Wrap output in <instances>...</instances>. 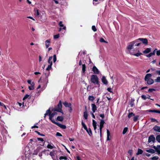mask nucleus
Segmentation results:
<instances>
[{
  "instance_id": "23",
  "label": "nucleus",
  "mask_w": 160,
  "mask_h": 160,
  "mask_svg": "<svg viewBox=\"0 0 160 160\" xmlns=\"http://www.w3.org/2000/svg\"><path fill=\"white\" fill-rule=\"evenodd\" d=\"M146 151L148 152H149L152 154L155 153V150L152 149H151L149 150H146Z\"/></svg>"
},
{
  "instance_id": "58",
  "label": "nucleus",
  "mask_w": 160,
  "mask_h": 160,
  "mask_svg": "<svg viewBox=\"0 0 160 160\" xmlns=\"http://www.w3.org/2000/svg\"><path fill=\"white\" fill-rule=\"evenodd\" d=\"M49 119L50 120H51L52 119V118L54 117V116L51 113L49 115Z\"/></svg>"
},
{
  "instance_id": "12",
  "label": "nucleus",
  "mask_w": 160,
  "mask_h": 160,
  "mask_svg": "<svg viewBox=\"0 0 160 160\" xmlns=\"http://www.w3.org/2000/svg\"><path fill=\"white\" fill-rule=\"evenodd\" d=\"M153 129L155 131L160 132V127L158 126H155L153 128Z\"/></svg>"
},
{
  "instance_id": "10",
  "label": "nucleus",
  "mask_w": 160,
  "mask_h": 160,
  "mask_svg": "<svg viewBox=\"0 0 160 160\" xmlns=\"http://www.w3.org/2000/svg\"><path fill=\"white\" fill-rule=\"evenodd\" d=\"M92 110L93 113L95 112L97 110V107L95 104L92 103L91 104Z\"/></svg>"
},
{
  "instance_id": "50",
  "label": "nucleus",
  "mask_w": 160,
  "mask_h": 160,
  "mask_svg": "<svg viewBox=\"0 0 160 160\" xmlns=\"http://www.w3.org/2000/svg\"><path fill=\"white\" fill-rule=\"evenodd\" d=\"M141 44H142V43L141 42H136L134 46H140Z\"/></svg>"
},
{
  "instance_id": "5",
  "label": "nucleus",
  "mask_w": 160,
  "mask_h": 160,
  "mask_svg": "<svg viewBox=\"0 0 160 160\" xmlns=\"http://www.w3.org/2000/svg\"><path fill=\"white\" fill-rule=\"evenodd\" d=\"M50 73L49 72H48L47 73H45L44 75H43L42 77L45 78V79L44 80V82L46 84H47L48 82V77Z\"/></svg>"
},
{
  "instance_id": "51",
  "label": "nucleus",
  "mask_w": 160,
  "mask_h": 160,
  "mask_svg": "<svg viewBox=\"0 0 160 160\" xmlns=\"http://www.w3.org/2000/svg\"><path fill=\"white\" fill-rule=\"evenodd\" d=\"M47 147L49 149H52L53 147L50 144H48V145L47 146Z\"/></svg>"
},
{
  "instance_id": "56",
  "label": "nucleus",
  "mask_w": 160,
  "mask_h": 160,
  "mask_svg": "<svg viewBox=\"0 0 160 160\" xmlns=\"http://www.w3.org/2000/svg\"><path fill=\"white\" fill-rule=\"evenodd\" d=\"M141 98L142 99H143L144 100H146L147 98L146 97V96L144 95H142L141 96Z\"/></svg>"
},
{
  "instance_id": "49",
  "label": "nucleus",
  "mask_w": 160,
  "mask_h": 160,
  "mask_svg": "<svg viewBox=\"0 0 160 160\" xmlns=\"http://www.w3.org/2000/svg\"><path fill=\"white\" fill-rule=\"evenodd\" d=\"M29 96V95H28V94H26L25 96L24 97V98H23V100H25V99H26Z\"/></svg>"
},
{
  "instance_id": "40",
  "label": "nucleus",
  "mask_w": 160,
  "mask_h": 160,
  "mask_svg": "<svg viewBox=\"0 0 160 160\" xmlns=\"http://www.w3.org/2000/svg\"><path fill=\"white\" fill-rule=\"evenodd\" d=\"M155 81L156 82H160V76L158 77L157 78L155 79Z\"/></svg>"
},
{
  "instance_id": "47",
  "label": "nucleus",
  "mask_w": 160,
  "mask_h": 160,
  "mask_svg": "<svg viewBox=\"0 0 160 160\" xmlns=\"http://www.w3.org/2000/svg\"><path fill=\"white\" fill-rule=\"evenodd\" d=\"M150 119L151 120V122H156L157 123L158 122L157 121V120L153 118H151Z\"/></svg>"
},
{
  "instance_id": "21",
  "label": "nucleus",
  "mask_w": 160,
  "mask_h": 160,
  "mask_svg": "<svg viewBox=\"0 0 160 160\" xmlns=\"http://www.w3.org/2000/svg\"><path fill=\"white\" fill-rule=\"evenodd\" d=\"M35 85L34 83L33 82L32 84V85L30 86H28V88L30 90H33L34 89V86Z\"/></svg>"
},
{
  "instance_id": "14",
  "label": "nucleus",
  "mask_w": 160,
  "mask_h": 160,
  "mask_svg": "<svg viewBox=\"0 0 160 160\" xmlns=\"http://www.w3.org/2000/svg\"><path fill=\"white\" fill-rule=\"evenodd\" d=\"M51 42L50 39H48L46 40L45 41V45L46 46V48H48L49 46H50V43Z\"/></svg>"
},
{
  "instance_id": "6",
  "label": "nucleus",
  "mask_w": 160,
  "mask_h": 160,
  "mask_svg": "<svg viewBox=\"0 0 160 160\" xmlns=\"http://www.w3.org/2000/svg\"><path fill=\"white\" fill-rule=\"evenodd\" d=\"M105 122L103 120L101 119V121L100 123V126H99L101 137V136H102V128H103V125H104V123H105Z\"/></svg>"
},
{
  "instance_id": "24",
  "label": "nucleus",
  "mask_w": 160,
  "mask_h": 160,
  "mask_svg": "<svg viewBox=\"0 0 160 160\" xmlns=\"http://www.w3.org/2000/svg\"><path fill=\"white\" fill-rule=\"evenodd\" d=\"M107 140H110L109 136H110V132L108 129L107 130Z\"/></svg>"
},
{
  "instance_id": "22",
  "label": "nucleus",
  "mask_w": 160,
  "mask_h": 160,
  "mask_svg": "<svg viewBox=\"0 0 160 160\" xmlns=\"http://www.w3.org/2000/svg\"><path fill=\"white\" fill-rule=\"evenodd\" d=\"M134 101H135V100L134 99H132V98H131V100H130V102L129 105H130V107H133V105H134Z\"/></svg>"
},
{
  "instance_id": "36",
  "label": "nucleus",
  "mask_w": 160,
  "mask_h": 160,
  "mask_svg": "<svg viewBox=\"0 0 160 160\" xmlns=\"http://www.w3.org/2000/svg\"><path fill=\"white\" fill-rule=\"evenodd\" d=\"M68 158L66 156H61L59 157V159L60 160L62 159L67 160Z\"/></svg>"
},
{
  "instance_id": "29",
  "label": "nucleus",
  "mask_w": 160,
  "mask_h": 160,
  "mask_svg": "<svg viewBox=\"0 0 160 160\" xmlns=\"http://www.w3.org/2000/svg\"><path fill=\"white\" fill-rule=\"evenodd\" d=\"M95 98L94 97L92 96H89L88 98V100L91 101H93Z\"/></svg>"
},
{
  "instance_id": "28",
  "label": "nucleus",
  "mask_w": 160,
  "mask_h": 160,
  "mask_svg": "<svg viewBox=\"0 0 160 160\" xmlns=\"http://www.w3.org/2000/svg\"><path fill=\"white\" fill-rule=\"evenodd\" d=\"M143 153V151L140 149H138V152H137L136 154L137 155H138L139 154H141Z\"/></svg>"
},
{
  "instance_id": "61",
  "label": "nucleus",
  "mask_w": 160,
  "mask_h": 160,
  "mask_svg": "<svg viewBox=\"0 0 160 160\" xmlns=\"http://www.w3.org/2000/svg\"><path fill=\"white\" fill-rule=\"evenodd\" d=\"M88 130H89V134H90V136H91V135H92V132L91 129L90 128H88Z\"/></svg>"
},
{
  "instance_id": "63",
  "label": "nucleus",
  "mask_w": 160,
  "mask_h": 160,
  "mask_svg": "<svg viewBox=\"0 0 160 160\" xmlns=\"http://www.w3.org/2000/svg\"><path fill=\"white\" fill-rule=\"evenodd\" d=\"M99 115L102 118H103L104 117V115L103 113L100 114Z\"/></svg>"
},
{
  "instance_id": "55",
  "label": "nucleus",
  "mask_w": 160,
  "mask_h": 160,
  "mask_svg": "<svg viewBox=\"0 0 160 160\" xmlns=\"http://www.w3.org/2000/svg\"><path fill=\"white\" fill-rule=\"evenodd\" d=\"M56 136L59 137H62V135L61 133L59 132H57L56 134Z\"/></svg>"
},
{
  "instance_id": "34",
  "label": "nucleus",
  "mask_w": 160,
  "mask_h": 160,
  "mask_svg": "<svg viewBox=\"0 0 160 160\" xmlns=\"http://www.w3.org/2000/svg\"><path fill=\"white\" fill-rule=\"evenodd\" d=\"M99 41L100 42H105V43H108V42H107L105 41L104 40V39L102 38H100Z\"/></svg>"
},
{
  "instance_id": "41",
  "label": "nucleus",
  "mask_w": 160,
  "mask_h": 160,
  "mask_svg": "<svg viewBox=\"0 0 160 160\" xmlns=\"http://www.w3.org/2000/svg\"><path fill=\"white\" fill-rule=\"evenodd\" d=\"M139 117V116L138 115H137L135 116L134 118H133V120L134 121V122H136V121L138 119V118Z\"/></svg>"
},
{
  "instance_id": "15",
  "label": "nucleus",
  "mask_w": 160,
  "mask_h": 160,
  "mask_svg": "<svg viewBox=\"0 0 160 160\" xmlns=\"http://www.w3.org/2000/svg\"><path fill=\"white\" fill-rule=\"evenodd\" d=\"M102 81L103 83L105 84H107L108 83L107 80L105 76H102Z\"/></svg>"
},
{
  "instance_id": "46",
  "label": "nucleus",
  "mask_w": 160,
  "mask_h": 160,
  "mask_svg": "<svg viewBox=\"0 0 160 160\" xmlns=\"http://www.w3.org/2000/svg\"><path fill=\"white\" fill-rule=\"evenodd\" d=\"M156 89L154 88H149L148 90V92H151L153 91H156Z\"/></svg>"
},
{
  "instance_id": "26",
  "label": "nucleus",
  "mask_w": 160,
  "mask_h": 160,
  "mask_svg": "<svg viewBox=\"0 0 160 160\" xmlns=\"http://www.w3.org/2000/svg\"><path fill=\"white\" fill-rule=\"evenodd\" d=\"M86 66L85 64H82V72L85 73L86 71Z\"/></svg>"
},
{
  "instance_id": "57",
  "label": "nucleus",
  "mask_w": 160,
  "mask_h": 160,
  "mask_svg": "<svg viewBox=\"0 0 160 160\" xmlns=\"http://www.w3.org/2000/svg\"><path fill=\"white\" fill-rule=\"evenodd\" d=\"M69 109L68 110V111L69 112L71 113L72 112V106H71L69 107Z\"/></svg>"
},
{
  "instance_id": "48",
  "label": "nucleus",
  "mask_w": 160,
  "mask_h": 160,
  "mask_svg": "<svg viewBox=\"0 0 160 160\" xmlns=\"http://www.w3.org/2000/svg\"><path fill=\"white\" fill-rule=\"evenodd\" d=\"M92 121L93 126H97L96 122L94 119H93Z\"/></svg>"
},
{
  "instance_id": "53",
  "label": "nucleus",
  "mask_w": 160,
  "mask_h": 160,
  "mask_svg": "<svg viewBox=\"0 0 160 160\" xmlns=\"http://www.w3.org/2000/svg\"><path fill=\"white\" fill-rule=\"evenodd\" d=\"M0 106H3L5 108H6V106L3 104V103L1 102H0Z\"/></svg>"
},
{
  "instance_id": "16",
  "label": "nucleus",
  "mask_w": 160,
  "mask_h": 160,
  "mask_svg": "<svg viewBox=\"0 0 160 160\" xmlns=\"http://www.w3.org/2000/svg\"><path fill=\"white\" fill-rule=\"evenodd\" d=\"M63 104L66 107L69 108L72 106V104L70 103H68L67 102L65 101L63 103Z\"/></svg>"
},
{
  "instance_id": "54",
  "label": "nucleus",
  "mask_w": 160,
  "mask_h": 160,
  "mask_svg": "<svg viewBox=\"0 0 160 160\" xmlns=\"http://www.w3.org/2000/svg\"><path fill=\"white\" fill-rule=\"evenodd\" d=\"M59 25L60 27H63L64 25L62 24V21H60L59 22Z\"/></svg>"
},
{
  "instance_id": "8",
  "label": "nucleus",
  "mask_w": 160,
  "mask_h": 160,
  "mask_svg": "<svg viewBox=\"0 0 160 160\" xmlns=\"http://www.w3.org/2000/svg\"><path fill=\"white\" fill-rule=\"evenodd\" d=\"M155 141V138L154 137L153 135H151L148 137V142L150 143L152 141L153 142H154Z\"/></svg>"
},
{
  "instance_id": "62",
  "label": "nucleus",
  "mask_w": 160,
  "mask_h": 160,
  "mask_svg": "<svg viewBox=\"0 0 160 160\" xmlns=\"http://www.w3.org/2000/svg\"><path fill=\"white\" fill-rule=\"evenodd\" d=\"M156 54L157 56H160V50H158L157 51Z\"/></svg>"
},
{
  "instance_id": "3",
  "label": "nucleus",
  "mask_w": 160,
  "mask_h": 160,
  "mask_svg": "<svg viewBox=\"0 0 160 160\" xmlns=\"http://www.w3.org/2000/svg\"><path fill=\"white\" fill-rule=\"evenodd\" d=\"M138 40H135L131 42L127 46V48L128 50H131L133 46H134L135 44L137 42Z\"/></svg>"
},
{
  "instance_id": "33",
  "label": "nucleus",
  "mask_w": 160,
  "mask_h": 160,
  "mask_svg": "<svg viewBox=\"0 0 160 160\" xmlns=\"http://www.w3.org/2000/svg\"><path fill=\"white\" fill-rule=\"evenodd\" d=\"M82 125L83 127V128L85 130L87 129V126H86V124L84 123V122H83V121H82Z\"/></svg>"
},
{
  "instance_id": "43",
  "label": "nucleus",
  "mask_w": 160,
  "mask_h": 160,
  "mask_svg": "<svg viewBox=\"0 0 160 160\" xmlns=\"http://www.w3.org/2000/svg\"><path fill=\"white\" fill-rule=\"evenodd\" d=\"M153 54H154V53L151 52V53H149L148 54L146 55V56H147V57L148 58H149L152 56H153L154 55Z\"/></svg>"
},
{
  "instance_id": "7",
  "label": "nucleus",
  "mask_w": 160,
  "mask_h": 160,
  "mask_svg": "<svg viewBox=\"0 0 160 160\" xmlns=\"http://www.w3.org/2000/svg\"><path fill=\"white\" fill-rule=\"evenodd\" d=\"M152 148L155 149V152H157L158 154H160V145H158L157 146H153Z\"/></svg>"
},
{
  "instance_id": "17",
  "label": "nucleus",
  "mask_w": 160,
  "mask_h": 160,
  "mask_svg": "<svg viewBox=\"0 0 160 160\" xmlns=\"http://www.w3.org/2000/svg\"><path fill=\"white\" fill-rule=\"evenodd\" d=\"M147 111L149 112H155L160 113V111L158 110L150 109L147 110Z\"/></svg>"
},
{
  "instance_id": "38",
  "label": "nucleus",
  "mask_w": 160,
  "mask_h": 160,
  "mask_svg": "<svg viewBox=\"0 0 160 160\" xmlns=\"http://www.w3.org/2000/svg\"><path fill=\"white\" fill-rule=\"evenodd\" d=\"M156 140L159 142H160V135H157L156 137Z\"/></svg>"
},
{
  "instance_id": "19",
  "label": "nucleus",
  "mask_w": 160,
  "mask_h": 160,
  "mask_svg": "<svg viewBox=\"0 0 160 160\" xmlns=\"http://www.w3.org/2000/svg\"><path fill=\"white\" fill-rule=\"evenodd\" d=\"M139 52V51L138 50V52L137 53H134L132 52H130V53L131 54L135 56H136L138 57L139 56L142 54L141 52Z\"/></svg>"
},
{
  "instance_id": "35",
  "label": "nucleus",
  "mask_w": 160,
  "mask_h": 160,
  "mask_svg": "<svg viewBox=\"0 0 160 160\" xmlns=\"http://www.w3.org/2000/svg\"><path fill=\"white\" fill-rule=\"evenodd\" d=\"M128 128L127 127H125L124 129L123 130V132H122V134H125L127 131H128Z\"/></svg>"
},
{
  "instance_id": "44",
  "label": "nucleus",
  "mask_w": 160,
  "mask_h": 160,
  "mask_svg": "<svg viewBox=\"0 0 160 160\" xmlns=\"http://www.w3.org/2000/svg\"><path fill=\"white\" fill-rule=\"evenodd\" d=\"M57 60L56 55V54H54L53 56V62H55Z\"/></svg>"
},
{
  "instance_id": "42",
  "label": "nucleus",
  "mask_w": 160,
  "mask_h": 160,
  "mask_svg": "<svg viewBox=\"0 0 160 160\" xmlns=\"http://www.w3.org/2000/svg\"><path fill=\"white\" fill-rule=\"evenodd\" d=\"M59 37H60V34H58L56 35H54L53 36V38L54 39H58L59 38Z\"/></svg>"
},
{
  "instance_id": "31",
  "label": "nucleus",
  "mask_w": 160,
  "mask_h": 160,
  "mask_svg": "<svg viewBox=\"0 0 160 160\" xmlns=\"http://www.w3.org/2000/svg\"><path fill=\"white\" fill-rule=\"evenodd\" d=\"M52 62L50 64H49L48 66V67L46 68V70L47 71H49L52 68Z\"/></svg>"
},
{
  "instance_id": "27",
  "label": "nucleus",
  "mask_w": 160,
  "mask_h": 160,
  "mask_svg": "<svg viewBox=\"0 0 160 160\" xmlns=\"http://www.w3.org/2000/svg\"><path fill=\"white\" fill-rule=\"evenodd\" d=\"M57 119L58 121L62 122L63 120V118L62 116H59L57 117Z\"/></svg>"
},
{
  "instance_id": "30",
  "label": "nucleus",
  "mask_w": 160,
  "mask_h": 160,
  "mask_svg": "<svg viewBox=\"0 0 160 160\" xmlns=\"http://www.w3.org/2000/svg\"><path fill=\"white\" fill-rule=\"evenodd\" d=\"M51 113V112L50 108L46 111V113H45V116H47L50 114Z\"/></svg>"
},
{
  "instance_id": "18",
  "label": "nucleus",
  "mask_w": 160,
  "mask_h": 160,
  "mask_svg": "<svg viewBox=\"0 0 160 160\" xmlns=\"http://www.w3.org/2000/svg\"><path fill=\"white\" fill-rule=\"evenodd\" d=\"M151 51V48H146L145 50H144L143 52L145 54H147L150 52Z\"/></svg>"
},
{
  "instance_id": "1",
  "label": "nucleus",
  "mask_w": 160,
  "mask_h": 160,
  "mask_svg": "<svg viewBox=\"0 0 160 160\" xmlns=\"http://www.w3.org/2000/svg\"><path fill=\"white\" fill-rule=\"evenodd\" d=\"M62 102L61 100H60L58 103L57 105V108H53L52 110V111L60 112L62 114H63L62 109Z\"/></svg>"
},
{
  "instance_id": "2",
  "label": "nucleus",
  "mask_w": 160,
  "mask_h": 160,
  "mask_svg": "<svg viewBox=\"0 0 160 160\" xmlns=\"http://www.w3.org/2000/svg\"><path fill=\"white\" fill-rule=\"evenodd\" d=\"M91 82L94 84H98L99 81V79L97 76L96 75H92L91 76Z\"/></svg>"
},
{
  "instance_id": "60",
  "label": "nucleus",
  "mask_w": 160,
  "mask_h": 160,
  "mask_svg": "<svg viewBox=\"0 0 160 160\" xmlns=\"http://www.w3.org/2000/svg\"><path fill=\"white\" fill-rule=\"evenodd\" d=\"M32 80L31 79L28 80L27 81V82L28 84H31L32 85V82H31Z\"/></svg>"
},
{
  "instance_id": "59",
  "label": "nucleus",
  "mask_w": 160,
  "mask_h": 160,
  "mask_svg": "<svg viewBox=\"0 0 160 160\" xmlns=\"http://www.w3.org/2000/svg\"><path fill=\"white\" fill-rule=\"evenodd\" d=\"M37 139L39 141H41L42 142H43L44 141V140L43 138H37Z\"/></svg>"
},
{
  "instance_id": "4",
  "label": "nucleus",
  "mask_w": 160,
  "mask_h": 160,
  "mask_svg": "<svg viewBox=\"0 0 160 160\" xmlns=\"http://www.w3.org/2000/svg\"><path fill=\"white\" fill-rule=\"evenodd\" d=\"M136 40H138L137 42H138L139 40L141 41L145 45H147L148 43V40L146 38H140Z\"/></svg>"
},
{
  "instance_id": "39",
  "label": "nucleus",
  "mask_w": 160,
  "mask_h": 160,
  "mask_svg": "<svg viewBox=\"0 0 160 160\" xmlns=\"http://www.w3.org/2000/svg\"><path fill=\"white\" fill-rule=\"evenodd\" d=\"M158 159V157L157 156H155L151 158V159L152 160H157Z\"/></svg>"
},
{
  "instance_id": "25",
  "label": "nucleus",
  "mask_w": 160,
  "mask_h": 160,
  "mask_svg": "<svg viewBox=\"0 0 160 160\" xmlns=\"http://www.w3.org/2000/svg\"><path fill=\"white\" fill-rule=\"evenodd\" d=\"M83 116L84 118L85 119H87L88 117V114L87 111H85L83 112Z\"/></svg>"
},
{
  "instance_id": "20",
  "label": "nucleus",
  "mask_w": 160,
  "mask_h": 160,
  "mask_svg": "<svg viewBox=\"0 0 160 160\" xmlns=\"http://www.w3.org/2000/svg\"><path fill=\"white\" fill-rule=\"evenodd\" d=\"M57 125L61 128L63 129H65L66 128V127L65 125H63L59 123H58Z\"/></svg>"
},
{
  "instance_id": "32",
  "label": "nucleus",
  "mask_w": 160,
  "mask_h": 160,
  "mask_svg": "<svg viewBox=\"0 0 160 160\" xmlns=\"http://www.w3.org/2000/svg\"><path fill=\"white\" fill-rule=\"evenodd\" d=\"M135 116V114H134L133 112H131V113H129L128 115V117L130 118L132 116Z\"/></svg>"
},
{
  "instance_id": "52",
  "label": "nucleus",
  "mask_w": 160,
  "mask_h": 160,
  "mask_svg": "<svg viewBox=\"0 0 160 160\" xmlns=\"http://www.w3.org/2000/svg\"><path fill=\"white\" fill-rule=\"evenodd\" d=\"M51 120V121H52V122L53 123H54V124H56V125H58V123L57 122H55V121L54 120V119H51V120Z\"/></svg>"
},
{
  "instance_id": "13",
  "label": "nucleus",
  "mask_w": 160,
  "mask_h": 160,
  "mask_svg": "<svg viewBox=\"0 0 160 160\" xmlns=\"http://www.w3.org/2000/svg\"><path fill=\"white\" fill-rule=\"evenodd\" d=\"M152 76V75L150 73H148L146 74V76H145L144 78V80H148V79H151V78Z\"/></svg>"
},
{
  "instance_id": "9",
  "label": "nucleus",
  "mask_w": 160,
  "mask_h": 160,
  "mask_svg": "<svg viewBox=\"0 0 160 160\" xmlns=\"http://www.w3.org/2000/svg\"><path fill=\"white\" fill-rule=\"evenodd\" d=\"M92 71L95 74H99V71L97 68L95 66H94L92 68Z\"/></svg>"
},
{
  "instance_id": "45",
  "label": "nucleus",
  "mask_w": 160,
  "mask_h": 160,
  "mask_svg": "<svg viewBox=\"0 0 160 160\" xmlns=\"http://www.w3.org/2000/svg\"><path fill=\"white\" fill-rule=\"evenodd\" d=\"M92 30L94 32H96L97 31V29L95 26H92Z\"/></svg>"
},
{
  "instance_id": "64",
  "label": "nucleus",
  "mask_w": 160,
  "mask_h": 160,
  "mask_svg": "<svg viewBox=\"0 0 160 160\" xmlns=\"http://www.w3.org/2000/svg\"><path fill=\"white\" fill-rule=\"evenodd\" d=\"M156 72L158 75H160V70H157L156 71Z\"/></svg>"
},
{
  "instance_id": "37",
  "label": "nucleus",
  "mask_w": 160,
  "mask_h": 160,
  "mask_svg": "<svg viewBox=\"0 0 160 160\" xmlns=\"http://www.w3.org/2000/svg\"><path fill=\"white\" fill-rule=\"evenodd\" d=\"M52 56L48 58V62L50 64L52 62Z\"/></svg>"
},
{
  "instance_id": "11",
  "label": "nucleus",
  "mask_w": 160,
  "mask_h": 160,
  "mask_svg": "<svg viewBox=\"0 0 160 160\" xmlns=\"http://www.w3.org/2000/svg\"><path fill=\"white\" fill-rule=\"evenodd\" d=\"M147 82V84L148 85H151L154 83V80L152 79H148L146 80H145Z\"/></svg>"
}]
</instances>
